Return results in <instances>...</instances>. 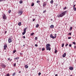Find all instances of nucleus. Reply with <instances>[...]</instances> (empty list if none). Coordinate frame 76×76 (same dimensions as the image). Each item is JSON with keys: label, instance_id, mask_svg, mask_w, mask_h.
<instances>
[{"label": "nucleus", "instance_id": "35", "mask_svg": "<svg viewBox=\"0 0 76 76\" xmlns=\"http://www.w3.org/2000/svg\"><path fill=\"white\" fill-rule=\"evenodd\" d=\"M16 63L14 64V67H15V66H16Z\"/></svg>", "mask_w": 76, "mask_h": 76}, {"label": "nucleus", "instance_id": "4", "mask_svg": "<svg viewBox=\"0 0 76 76\" xmlns=\"http://www.w3.org/2000/svg\"><path fill=\"white\" fill-rule=\"evenodd\" d=\"M23 13V11H19V12H18V15L20 16H21V15H22Z\"/></svg>", "mask_w": 76, "mask_h": 76}, {"label": "nucleus", "instance_id": "52", "mask_svg": "<svg viewBox=\"0 0 76 76\" xmlns=\"http://www.w3.org/2000/svg\"><path fill=\"white\" fill-rule=\"evenodd\" d=\"M23 46V47H24V46H25V45H24Z\"/></svg>", "mask_w": 76, "mask_h": 76}, {"label": "nucleus", "instance_id": "33", "mask_svg": "<svg viewBox=\"0 0 76 76\" xmlns=\"http://www.w3.org/2000/svg\"><path fill=\"white\" fill-rule=\"evenodd\" d=\"M46 12V10H45L43 11V13H45V12Z\"/></svg>", "mask_w": 76, "mask_h": 76}, {"label": "nucleus", "instance_id": "16", "mask_svg": "<svg viewBox=\"0 0 76 76\" xmlns=\"http://www.w3.org/2000/svg\"><path fill=\"white\" fill-rule=\"evenodd\" d=\"M21 22H20L19 23H18V25L19 26H20V25H21Z\"/></svg>", "mask_w": 76, "mask_h": 76}, {"label": "nucleus", "instance_id": "24", "mask_svg": "<svg viewBox=\"0 0 76 76\" xmlns=\"http://www.w3.org/2000/svg\"><path fill=\"white\" fill-rule=\"evenodd\" d=\"M64 44L63 43L62 44V47H64Z\"/></svg>", "mask_w": 76, "mask_h": 76}, {"label": "nucleus", "instance_id": "11", "mask_svg": "<svg viewBox=\"0 0 76 76\" xmlns=\"http://www.w3.org/2000/svg\"><path fill=\"white\" fill-rule=\"evenodd\" d=\"M66 56V53H64L62 56L63 57H65Z\"/></svg>", "mask_w": 76, "mask_h": 76}, {"label": "nucleus", "instance_id": "47", "mask_svg": "<svg viewBox=\"0 0 76 76\" xmlns=\"http://www.w3.org/2000/svg\"><path fill=\"white\" fill-rule=\"evenodd\" d=\"M58 76V75H57V74H56L55 75V76Z\"/></svg>", "mask_w": 76, "mask_h": 76}, {"label": "nucleus", "instance_id": "40", "mask_svg": "<svg viewBox=\"0 0 76 76\" xmlns=\"http://www.w3.org/2000/svg\"><path fill=\"white\" fill-rule=\"evenodd\" d=\"M68 44H66L65 45V46H66V47H67V45H68Z\"/></svg>", "mask_w": 76, "mask_h": 76}, {"label": "nucleus", "instance_id": "28", "mask_svg": "<svg viewBox=\"0 0 76 76\" xmlns=\"http://www.w3.org/2000/svg\"><path fill=\"white\" fill-rule=\"evenodd\" d=\"M7 76H10V74H7L6 75Z\"/></svg>", "mask_w": 76, "mask_h": 76}, {"label": "nucleus", "instance_id": "7", "mask_svg": "<svg viewBox=\"0 0 76 76\" xmlns=\"http://www.w3.org/2000/svg\"><path fill=\"white\" fill-rule=\"evenodd\" d=\"M4 50H6V48H7V44H5L4 45Z\"/></svg>", "mask_w": 76, "mask_h": 76}, {"label": "nucleus", "instance_id": "51", "mask_svg": "<svg viewBox=\"0 0 76 76\" xmlns=\"http://www.w3.org/2000/svg\"><path fill=\"white\" fill-rule=\"evenodd\" d=\"M51 21H53V19H51Z\"/></svg>", "mask_w": 76, "mask_h": 76}, {"label": "nucleus", "instance_id": "20", "mask_svg": "<svg viewBox=\"0 0 76 76\" xmlns=\"http://www.w3.org/2000/svg\"><path fill=\"white\" fill-rule=\"evenodd\" d=\"M34 6V3H32L31 4V6Z\"/></svg>", "mask_w": 76, "mask_h": 76}, {"label": "nucleus", "instance_id": "12", "mask_svg": "<svg viewBox=\"0 0 76 76\" xmlns=\"http://www.w3.org/2000/svg\"><path fill=\"white\" fill-rule=\"evenodd\" d=\"M50 28H51L52 29V28H54V25H51L50 26Z\"/></svg>", "mask_w": 76, "mask_h": 76}, {"label": "nucleus", "instance_id": "46", "mask_svg": "<svg viewBox=\"0 0 76 76\" xmlns=\"http://www.w3.org/2000/svg\"><path fill=\"white\" fill-rule=\"evenodd\" d=\"M23 38H25V36H23Z\"/></svg>", "mask_w": 76, "mask_h": 76}, {"label": "nucleus", "instance_id": "36", "mask_svg": "<svg viewBox=\"0 0 76 76\" xmlns=\"http://www.w3.org/2000/svg\"><path fill=\"white\" fill-rule=\"evenodd\" d=\"M39 1H37V3H39Z\"/></svg>", "mask_w": 76, "mask_h": 76}, {"label": "nucleus", "instance_id": "37", "mask_svg": "<svg viewBox=\"0 0 76 76\" xmlns=\"http://www.w3.org/2000/svg\"><path fill=\"white\" fill-rule=\"evenodd\" d=\"M65 9H66V7H65L64 8V10H65Z\"/></svg>", "mask_w": 76, "mask_h": 76}, {"label": "nucleus", "instance_id": "34", "mask_svg": "<svg viewBox=\"0 0 76 76\" xmlns=\"http://www.w3.org/2000/svg\"><path fill=\"white\" fill-rule=\"evenodd\" d=\"M68 35H72V33H69L68 34Z\"/></svg>", "mask_w": 76, "mask_h": 76}, {"label": "nucleus", "instance_id": "29", "mask_svg": "<svg viewBox=\"0 0 76 76\" xmlns=\"http://www.w3.org/2000/svg\"><path fill=\"white\" fill-rule=\"evenodd\" d=\"M12 75L13 76H15V73H13Z\"/></svg>", "mask_w": 76, "mask_h": 76}, {"label": "nucleus", "instance_id": "30", "mask_svg": "<svg viewBox=\"0 0 76 76\" xmlns=\"http://www.w3.org/2000/svg\"><path fill=\"white\" fill-rule=\"evenodd\" d=\"M34 34V33H32L31 34V35L32 36Z\"/></svg>", "mask_w": 76, "mask_h": 76}, {"label": "nucleus", "instance_id": "43", "mask_svg": "<svg viewBox=\"0 0 76 76\" xmlns=\"http://www.w3.org/2000/svg\"><path fill=\"white\" fill-rule=\"evenodd\" d=\"M71 39V37H68V39Z\"/></svg>", "mask_w": 76, "mask_h": 76}, {"label": "nucleus", "instance_id": "32", "mask_svg": "<svg viewBox=\"0 0 76 76\" xmlns=\"http://www.w3.org/2000/svg\"><path fill=\"white\" fill-rule=\"evenodd\" d=\"M41 73L40 72H39V73H38V75H39V76L40 75H41Z\"/></svg>", "mask_w": 76, "mask_h": 76}, {"label": "nucleus", "instance_id": "53", "mask_svg": "<svg viewBox=\"0 0 76 76\" xmlns=\"http://www.w3.org/2000/svg\"><path fill=\"white\" fill-rule=\"evenodd\" d=\"M20 71L19 72V73H20Z\"/></svg>", "mask_w": 76, "mask_h": 76}, {"label": "nucleus", "instance_id": "31", "mask_svg": "<svg viewBox=\"0 0 76 76\" xmlns=\"http://www.w3.org/2000/svg\"><path fill=\"white\" fill-rule=\"evenodd\" d=\"M69 46L70 47H72V45L70 44L69 45Z\"/></svg>", "mask_w": 76, "mask_h": 76}, {"label": "nucleus", "instance_id": "49", "mask_svg": "<svg viewBox=\"0 0 76 76\" xmlns=\"http://www.w3.org/2000/svg\"><path fill=\"white\" fill-rule=\"evenodd\" d=\"M7 33V31H6L5 32V34H6V33Z\"/></svg>", "mask_w": 76, "mask_h": 76}, {"label": "nucleus", "instance_id": "39", "mask_svg": "<svg viewBox=\"0 0 76 76\" xmlns=\"http://www.w3.org/2000/svg\"><path fill=\"white\" fill-rule=\"evenodd\" d=\"M35 47H38V45L37 44H35Z\"/></svg>", "mask_w": 76, "mask_h": 76}, {"label": "nucleus", "instance_id": "42", "mask_svg": "<svg viewBox=\"0 0 76 76\" xmlns=\"http://www.w3.org/2000/svg\"><path fill=\"white\" fill-rule=\"evenodd\" d=\"M75 6H76V5H74L73 7V8H74V7H75Z\"/></svg>", "mask_w": 76, "mask_h": 76}, {"label": "nucleus", "instance_id": "3", "mask_svg": "<svg viewBox=\"0 0 76 76\" xmlns=\"http://www.w3.org/2000/svg\"><path fill=\"white\" fill-rule=\"evenodd\" d=\"M55 37H54L53 35L52 34H51L50 35V37L51 38H53V39H54L55 38H56V36H57V34H55L54 35Z\"/></svg>", "mask_w": 76, "mask_h": 76}, {"label": "nucleus", "instance_id": "6", "mask_svg": "<svg viewBox=\"0 0 76 76\" xmlns=\"http://www.w3.org/2000/svg\"><path fill=\"white\" fill-rule=\"evenodd\" d=\"M12 42V39L10 38H9L8 39V42L9 43H10Z\"/></svg>", "mask_w": 76, "mask_h": 76}, {"label": "nucleus", "instance_id": "48", "mask_svg": "<svg viewBox=\"0 0 76 76\" xmlns=\"http://www.w3.org/2000/svg\"><path fill=\"white\" fill-rule=\"evenodd\" d=\"M74 48H76V46H74Z\"/></svg>", "mask_w": 76, "mask_h": 76}, {"label": "nucleus", "instance_id": "15", "mask_svg": "<svg viewBox=\"0 0 76 76\" xmlns=\"http://www.w3.org/2000/svg\"><path fill=\"white\" fill-rule=\"evenodd\" d=\"M19 2H20V4H22L23 3V1H19Z\"/></svg>", "mask_w": 76, "mask_h": 76}, {"label": "nucleus", "instance_id": "25", "mask_svg": "<svg viewBox=\"0 0 76 76\" xmlns=\"http://www.w3.org/2000/svg\"><path fill=\"white\" fill-rule=\"evenodd\" d=\"M10 12H11V10H9L8 11V13H10Z\"/></svg>", "mask_w": 76, "mask_h": 76}, {"label": "nucleus", "instance_id": "5", "mask_svg": "<svg viewBox=\"0 0 76 76\" xmlns=\"http://www.w3.org/2000/svg\"><path fill=\"white\" fill-rule=\"evenodd\" d=\"M27 29V28H25L24 30V32H23L22 34L23 35H25V33H26V30Z\"/></svg>", "mask_w": 76, "mask_h": 76}, {"label": "nucleus", "instance_id": "22", "mask_svg": "<svg viewBox=\"0 0 76 76\" xmlns=\"http://www.w3.org/2000/svg\"><path fill=\"white\" fill-rule=\"evenodd\" d=\"M39 26V24H37L36 26V28H38Z\"/></svg>", "mask_w": 76, "mask_h": 76}, {"label": "nucleus", "instance_id": "14", "mask_svg": "<svg viewBox=\"0 0 76 76\" xmlns=\"http://www.w3.org/2000/svg\"><path fill=\"white\" fill-rule=\"evenodd\" d=\"M46 5H47V4H46L44 3L43 6V7H45V6H46Z\"/></svg>", "mask_w": 76, "mask_h": 76}, {"label": "nucleus", "instance_id": "54", "mask_svg": "<svg viewBox=\"0 0 76 76\" xmlns=\"http://www.w3.org/2000/svg\"><path fill=\"white\" fill-rule=\"evenodd\" d=\"M69 76H72V75H70Z\"/></svg>", "mask_w": 76, "mask_h": 76}, {"label": "nucleus", "instance_id": "45", "mask_svg": "<svg viewBox=\"0 0 76 76\" xmlns=\"http://www.w3.org/2000/svg\"><path fill=\"white\" fill-rule=\"evenodd\" d=\"M35 19H33V21H35Z\"/></svg>", "mask_w": 76, "mask_h": 76}, {"label": "nucleus", "instance_id": "9", "mask_svg": "<svg viewBox=\"0 0 76 76\" xmlns=\"http://www.w3.org/2000/svg\"><path fill=\"white\" fill-rule=\"evenodd\" d=\"M1 66L2 67L5 68L6 67V66L4 64H2L1 65Z\"/></svg>", "mask_w": 76, "mask_h": 76}, {"label": "nucleus", "instance_id": "8", "mask_svg": "<svg viewBox=\"0 0 76 76\" xmlns=\"http://www.w3.org/2000/svg\"><path fill=\"white\" fill-rule=\"evenodd\" d=\"M3 19L6 20V15H5V14L3 15Z\"/></svg>", "mask_w": 76, "mask_h": 76}, {"label": "nucleus", "instance_id": "21", "mask_svg": "<svg viewBox=\"0 0 76 76\" xmlns=\"http://www.w3.org/2000/svg\"><path fill=\"white\" fill-rule=\"evenodd\" d=\"M19 57H17V58H15L14 59L15 60H17V59H19Z\"/></svg>", "mask_w": 76, "mask_h": 76}, {"label": "nucleus", "instance_id": "38", "mask_svg": "<svg viewBox=\"0 0 76 76\" xmlns=\"http://www.w3.org/2000/svg\"><path fill=\"white\" fill-rule=\"evenodd\" d=\"M73 44H74V45H76V44L75 43V42H73Z\"/></svg>", "mask_w": 76, "mask_h": 76}, {"label": "nucleus", "instance_id": "18", "mask_svg": "<svg viewBox=\"0 0 76 76\" xmlns=\"http://www.w3.org/2000/svg\"><path fill=\"white\" fill-rule=\"evenodd\" d=\"M53 0H52L51 1H50V3H51V4H53Z\"/></svg>", "mask_w": 76, "mask_h": 76}, {"label": "nucleus", "instance_id": "10", "mask_svg": "<svg viewBox=\"0 0 76 76\" xmlns=\"http://www.w3.org/2000/svg\"><path fill=\"white\" fill-rule=\"evenodd\" d=\"M69 69L71 70H73V67L70 66L69 67Z\"/></svg>", "mask_w": 76, "mask_h": 76}, {"label": "nucleus", "instance_id": "13", "mask_svg": "<svg viewBox=\"0 0 76 76\" xmlns=\"http://www.w3.org/2000/svg\"><path fill=\"white\" fill-rule=\"evenodd\" d=\"M25 67L26 69H28V66L27 65H25Z\"/></svg>", "mask_w": 76, "mask_h": 76}, {"label": "nucleus", "instance_id": "2", "mask_svg": "<svg viewBox=\"0 0 76 76\" xmlns=\"http://www.w3.org/2000/svg\"><path fill=\"white\" fill-rule=\"evenodd\" d=\"M46 47L47 50H49V51L51 50V48L50 47V44H46Z\"/></svg>", "mask_w": 76, "mask_h": 76}, {"label": "nucleus", "instance_id": "1", "mask_svg": "<svg viewBox=\"0 0 76 76\" xmlns=\"http://www.w3.org/2000/svg\"><path fill=\"white\" fill-rule=\"evenodd\" d=\"M67 12V11H66L63 12L61 14H60L59 15H57V17L58 18H62L63 16H64L65 15H66V13Z\"/></svg>", "mask_w": 76, "mask_h": 76}, {"label": "nucleus", "instance_id": "17", "mask_svg": "<svg viewBox=\"0 0 76 76\" xmlns=\"http://www.w3.org/2000/svg\"><path fill=\"white\" fill-rule=\"evenodd\" d=\"M55 53L56 54L57 53V50H56V49H55Z\"/></svg>", "mask_w": 76, "mask_h": 76}, {"label": "nucleus", "instance_id": "27", "mask_svg": "<svg viewBox=\"0 0 76 76\" xmlns=\"http://www.w3.org/2000/svg\"><path fill=\"white\" fill-rule=\"evenodd\" d=\"M16 50H14L13 51V53H16Z\"/></svg>", "mask_w": 76, "mask_h": 76}, {"label": "nucleus", "instance_id": "44", "mask_svg": "<svg viewBox=\"0 0 76 76\" xmlns=\"http://www.w3.org/2000/svg\"><path fill=\"white\" fill-rule=\"evenodd\" d=\"M10 60V58H9L8 59V60Z\"/></svg>", "mask_w": 76, "mask_h": 76}, {"label": "nucleus", "instance_id": "50", "mask_svg": "<svg viewBox=\"0 0 76 76\" xmlns=\"http://www.w3.org/2000/svg\"><path fill=\"white\" fill-rule=\"evenodd\" d=\"M12 59H11L10 60V61H12Z\"/></svg>", "mask_w": 76, "mask_h": 76}, {"label": "nucleus", "instance_id": "26", "mask_svg": "<svg viewBox=\"0 0 76 76\" xmlns=\"http://www.w3.org/2000/svg\"><path fill=\"white\" fill-rule=\"evenodd\" d=\"M37 39H38V37H36L35 38V40H37Z\"/></svg>", "mask_w": 76, "mask_h": 76}, {"label": "nucleus", "instance_id": "19", "mask_svg": "<svg viewBox=\"0 0 76 76\" xmlns=\"http://www.w3.org/2000/svg\"><path fill=\"white\" fill-rule=\"evenodd\" d=\"M73 10H74V11H76V7H74L73 8Z\"/></svg>", "mask_w": 76, "mask_h": 76}, {"label": "nucleus", "instance_id": "41", "mask_svg": "<svg viewBox=\"0 0 76 76\" xmlns=\"http://www.w3.org/2000/svg\"><path fill=\"white\" fill-rule=\"evenodd\" d=\"M70 30H72V27H71L70 28Z\"/></svg>", "mask_w": 76, "mask_h": 76}, {"label": "nucleus", "instance_id": "23", "mask_svg": "<svg viewBox=\"0 0 76 76\" xmlns=\"http://www.w3.org/2000/svg\"><path fill=\"white\" fill-rule=\"evenodd\" d=\"M42 51H44V50H45V48H42Z\"/></svg>", "mask_w": 76, "mask_h": 76}]
</instances>
